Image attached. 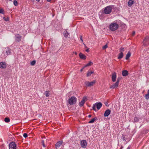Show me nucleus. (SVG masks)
Segmentation results:
<instances>
[{"mask_svg":"<svg viewBox=\"0 0 149 149\" xmlns=\"http://www.w3.org/2000/svg\"><path fill=\"white\" fill-rule=\"evenodd\" d=\"M119 26V24L115 21L111 23L109 26V28L111 31H113L117 30L118 29Z\"/></svg>","mask_w":149,"mask_h":149,"instance_id":"f257e3e1","label":"nucleus"},{"mask_svg":"<svg viewBox=\"0 0 149 149\" xmlns=\"http://www.w3.org/2000/svg\"><path fill=\"white\" fill-rule=\"evenodd\" d=\"M113 7V5H110L105 7L103 10L104 13L105 14H110L111 12L112 9Z\"/></svg>","mask_w":149,"mask_h":149,"instance_id":"f03ea898","label":"nucleus"},{"mask_svg":"<svg viewBox=\"0 0 149 149\" xmlns=\"http://www.w3.org/2000/svg\"><path fill=\"white\" fill-rule=\"evenodd\" d=\"M77 99L75 97L72 96L68 100V103L70 105L74 104L77 102Z\"/></svg>","mask_w":149,"mask_h":149,"instance_id":"7ed1b4c3","label":"nucleus"},{"mask_svg":"<svg viewBox=\"0 0 149 149\" xmlns=\"http://www.w3.org/2000/svg\"><path fill=\"white\" fill-rule=\"evenodd\" d=\"M102 104L101 103L99 102L98 103H96L93 104L92 108L93 110L94 111L96 110V107L98 109H99L100 108L102 107Z\"/></svg>","mask_w":149,"mask_h":149,"instance_id":"20e7f679","label":"nucleus"},{"mask_svg":"<svg viewBox=\"0 0 149 149\" xmlns=\"http://www.w3.org/2000/svg\"><path fill=\"white\" fill-rule=\"evenodd\" d=\"M9 149H16V146L15 142L12 141L9 145Z\"/></svg>","mask_w":149,"mask_h":149,"instance_id":"39448f33","label":"nucleus"},{"mask_svg":"<svg viewBox=\"0 0 149 149\" xmlns=\"http://www.w3.org/2000/svg\"><path fill=\"white\" fill-rule=\"evenodd\" d=\"M95 80L91 82H89L88 81H86L85 82V84L86 86L91 87L93 86L94 84H95Z\"/></svg>","mask_w":149,"mask_h":149,"instance_id":"423d86ee","label":"nucleus"},{"mask_svg":"<svg viewBox=\"0 0 149 149\" xmlns=\"http://www.w3.org/2000/svg\"><path fill=\"white\" fill-rule=\"evenodd\" d=\"M145 46H147L149 44V36H147L144 40L143 42Z\"/></svg>","mask_w":149,"mask_h":149,"instance_id":"0eeeda50","label":"nucleus"},{"mask_svg":"<svg viewBox=\"0 0 149 149\" xmlns=\"http://www.w3.org/2000/svg\"><path fill=\"white\" fill-rule=\"evenodd\" d=\"M86 100L87 99L86 97H84L81 101L79 103V106L81 107L83 106Z\"/></svg>","mask_w":149,"mask_h":149,"instance_id":"6e6552de","label":"nucleus"},{"mask_svg":"<svg viewBox=\"0 0 149 149\" xmlns=\"http://www.w3.org/2000/svg\"><path fill=\"white\" fill-rule=\"evenodd\" d=\"M81 145L82 148H85L86 147L87 142L86 140H83L81 141Z\"/></svg>","mask_w":149,"mask_h":149,"instance_id":"1a4fd4ad","label":"nucleus"},{"mask_svg":"<svg viewBox=\"0 0 149 149\" xmlns=\"http://www.w3.org/2000/svg\"><path fill=\"white\" fill-rule=\"evenodd\" d=\"M7 66V64L6 63L4 62H0V68H5Z\"/></svg>","mask_w":149,"mask_h":149,"instance_id":"9d476101","label":"nucleus"},{"mask_svg":"<svg viewBox=\"0 0 149 149\" xmlns=\"http://www.w3.org/2000/svg\"><path fill=\"white\" fill-rule=\"evenodd\" d=\"M119 83L118 81H116V82L113 85H111L110 88L114 89L116 88H117L118 86Z\"/></svg>","mask_w":149,"mask_h":149,"instance_id":"9b49d317","label":"nucleus"},{"mask_svg":"<svg viewBox=\"0 0 149 149\" xmlns=\"http://www.w3.org/2000/svg\"><path fill=\"white\" fill-rule=\"evenodd\" d=\"M63 143V141H60L56 143L55 146L56 148V149H57V148H59L61 146L62 144Z\"/></svg>","mask_w":149,"mask_h":149,"instance_id":"f8f14e48","label":"nucleus"},{"mask_svg":"<svg viewBox=\"0 0 149 149\" xmlns=\"http://www.w3.org/2000/svg\"><path fill=\"white\" fill-rule=\"evenodd\" d=\"M116 74L115 72L112 73V80L113 82L116 81Z\"/></svg>","mask_w":149,"mask_h":149,"instance_id":"ddd939ff","label":"nucleus"},{"mask_svg":"<svg viewBox=\"0 0 149 149\" xmlns=\"http://www.w3.org/2000/svg\"><path fill=\"white\" fill-rule=\"evenodd\" d=\"M21 36L19 34H17L15 36V40L17 42H19L21 41Z\"/></svg>","mask_w":149,"mask_h":149,"instance_id":"4468645a","label":"nucleus"},{"mask_svg":"<svg viewBox=\"0 0 149 149\" xmlns=\"http://www.w3.org/2000/svg\"><path fill=\"white\" fill-rule=\"evenodd\" d=\"M111 113V111L109 109H108L106 110L104 113V115L105 117L108 116Z\"/></svg>","mask_w":149,"mask_h":149,"instance_id":"2eb2a0df","label":"nucleus"},{"mask_svg":"<svg viewBox=\"0 0 149 149\" xmlns=\"http://www.w3.org/2000/svg\"><path fill=\"white\" fill-rule=\"evenodd\" d=\"M79 57L82 59H85L86 58V56L81 53H80L79 54Z\"/></svg>","mask_w":149,"mask_h":149,"instance_id":"dca6fc26","label":"nucleus"},{"mask_svg":"<svg viewBox=\"0 0 149 149\" xmlns=\"http://www.w3.org/2000/svg\"><path fill=\"white\" fill-rule=\"evenodd\" d=\"M122 74L123 76H127L128 74V72L126 70H123L122 72Z\"/></svg>","mask_w":149,"mask_h":149,"instance_id":"f3484780","label":"nucleus"},{"mask_svg":"<svg viewBox=\"0 0 149 149\" xmlns=\"http://www.w3.org/2000/svg\"><path fill=\"white\" fill-rule=\"evenodd\" d=\"M134 4V0H129L128 1V4L129 7H131Z\"/></svg>","mask_w":149,"mask_h":149,"instance_id":"a211bd4d","label":"nucleus"},{"mask_svg":"<svg viewBox=\"0 0 149 149\" xmlns=\"http://www.w3.org/2000/svg\"><path fill=\"white\" fill-rule=\"evenodd\" d=\"M10 50L8 48H6V56L9 55L10 54Z\"/></svg>","mask_w":149,"mask_h":149,"instance_id":"6ab92c4d","label":"nucleus"},{"mask_svg":"<svg viewBox=\"0 0 149 149\" xmlns=\"http://www.w3.org/2000/svg\"><path fill=\"white\" fill-rule=\"evenodd\" d=\"M131 55V53L130 52H129L127 54H126L125 59L126 60H128L129 57Z\"/></svg>","mask_w":149,"mask_h":149,"instance_id":"aec40b11","label":"nucleus"},{"mask_svg":"<svg viewBox=\"0 0 149 149\" xmlns=\"http://www.w3.org/2000/svg\"><path fill=\"white\" fill-rule=\"evenodd\" d=\"M123 56V53L121 52L119 54L118 56V59L122 58Z\"/></svg>","mask_w":149,"mask_h":149,"instance_id":"412c9836","label":"nucleus"},{"mask_svg":"<svg viewBox=\"0 0 149 149\" xmlns=\"http://www.w3.org/2000/svg\"><path fill=\"white\" fill-rule=\"evenodd\" d=\"M97 119V118L96 117H95L93 119H92L91 120H90L88 123H94L95 120H96Z\"/></svg>","mask_w":149,"mask_h":149,"instance_id":"4be33fe9","label":"nucleus"},{"mask_svg":"<svg viewBox=\"0 0 149 149\" xmlns=\"http://www.w3.org/2000/svg\"><path fill=\"white\" fill-rule=\"evenodd\" d=\"M145 96L146 99H149V90H148L147 94L145 95Z\"/></svg>","mask_w":149,"mask_h":149,"instance_id":"5701e85b","label":"nucleus"},{"mask_svg":"<svg viewBox=\"0 0 149 149\" xmlns=\"http://www.w3.org/2000/svg\"><path fill=\"white\" fill-rule=\"evenodd\" d=\"M69 34V33L67 31H65L64 32V36L66 38L68 37Z\"/></svg>","mask_w":149,"mask_h":149,"instance_id":"b1692460","label":"nucleus"},{"mask_svg":"<svg viewBox=\"0 0 149 149\" xmlns=\"http://www.w3.org/2000/svg\"><path fill=\"white\" fill-rule=\"evenodd\" d=\"M93 72L90 71H88L87 74V77H89L91 75V74H93Z\"/></svg>","mask_w":149,"mask_h":149,"instance_id":"393cba45","label":"nucleus"},{"mask_svg":"<svg viewBox=\"0 0 149 149\" xmlns=\"http://www.w3.org/2000/svg\"><path fill=\"white\" fill-rule=\"evenodd\" d=\"M93 64V62L91 61H90L88 64H86L85 65V67H86L89 66H90Z\"/></svg>","mask_w":149,"mask_h":149,"instance_id":"a878e982","label":"nucleus"},{"mask_svg":"<svg viewBox=\"0 0 149 149\" xmlns=\"http://www.w3.org/2000/svg\"><path fill=\"white\" fill-rule=\"evenodd\" d=\"M44 94L46 95L47 97L49 96V92L48 91H46L44 93Z\"/></svg>","mask_w":149,"mask_h":149,"instance_id":"bb28decb","label":"nucleus"},{"mask_svg":"<svg viewBox=\"0 0 149 149\" xmlns=\"http://www.w3.org/2000/svg\"><path fill=\"white\" fill-rule=\"evenodd\" d=\"M4 121L6 123H8L10 121V119L9 118L6 117L5 118Z\"/></svg>","mask_w":149,"mask_h":149,"instance_id":"cd10ccee","label":"nucleus"},{"mask_svg":"<svg viewBox=\"0 0 149 149\" xmlns=\"http://www.w3.org/2000/svg\"><path fill=\"white\" fill-rule=\"evenodd\" d=\"M36 63V61L35 60L31 62V65H34Z\"/></svg>","mask_w":149,"mask_h":149,"instance_id":"c85d7f7f","label":"nucleus"},{"mask_svg":"<svg viewBox=\"0 0 149 149\" xmlns=\"http://www.w3.org/2000/svg\"><path fill=\"white\" fill-rule=\"evenodd\" d=\"M139 118L137 117H135L134 119V122H137L139 121Z\"/></svg>","mask_w":149,"mask_h":149,"instance_id":"c756f323","label":"nucleus"},{"mask_svg":"<svg viewBox=\"0 0 149 149\" xmlns=\"http://www.w3.org/2000/svg\"><path fill=\"white\" fill-rule=\"evenodd\" d=\"M124 51V48L123 47H121L120 49V53H123V52Z\"/></svg>","mask_w":149,"mask_h":149,"instance_id":"7c9ffc66","label":"nucleus"},{"mask_svg":"<svg viewBox=\"0 0 149 149\" xmlns=\"http://www.w3.org/2000/svg\"><path fill=\"white\" fill-rule=\"evenodd\" d=\"M13 3L15 6H17L18 3H17V1H16V0L14 1H13Z\"/></svg>","mask_w":149,"mask_h":149,"instance_id":"2f4dec72","label":"nucleus"},{"mask_svg":"<svg viewBox=\"0 0 149 149\" xmlns=\"http://www.w3.org/2000/svg\"><path fill=\"white\" fill-rule=\"evenodd\" d=\"M0 13H4V10L2 8H0Z\"/></svg>","mask_w":149,"mask_h":149,"instance_id":"473e14b6","label":"nucleus"},{"mask_svg":"<svg viewBox=\"0 0 149 149\" xmlns=\"http://www.w3.org/2000/svg\"><path fill=\"white\" fill-rule=\"evenodd\" d=\"M107 47H108V46H107V45H106L103 46L102 49H106V48H107Z\"/></svg>","mask_w":149,"mask_h":149,"instance_id":"72a5a7b5","label":"nucleus"},{"mask_svg":"<svg viewBox=\"0 0 149 149\" xmlns=\"http://www.w3.org/2000/svg\"><path fill=\"white\" fill-rule=\"evenodd\" d=\"M23 136L25 138H26L28 136V135L26 133H24L23 134Z\"/></svg>","mask_w":149,"mask_h":149,"instance_id":"f704fd0d","label":"nucleus"},{"mask_svg":"<svg viewBox=\"0 0 149 149\" xmlns=\"http://www.w3.org/2000/svg\"><path fill=\"white\" fill-rule=\"evenodd\" d=\"M42 145L44 147H45V145L44 140H42Z\"/></svg>","mask_w":149,"mask_h":149,"instance_id":"c9c22d12","label":"nucleus"},{"mask_svg":"<svg viewBox=\"0 0 149 149\" xmlns=\"http://www.w3.org/2000/svg\"><path fill=\"white\" fill-rule=\"evenodd\" d=\"M80 39L81 40V41L82 42V43H83L84 42H83V41L82 36H80Z\"/></svg>","mask_w":149,"mask_h":149,"instance_id":"e433bc0d","label":"nucleus"},{"mask_svg":"<svg viewBox=\"0 0 149 149\" xmlns=\"http://www.w3.org/2000/svg\"><path fill=\"white\" fill-rule=\"evenodd\" d=\"M120 78H119V77H118L117 79V81H118V83L119 82L120 80Z\"/></svg>","mask_w":149,"mask_h":149,"instance_id":"4c0bfd02","label":"nucleus"},{"mask_svg":"<svg viewBox=\"0 0 149 149\" xmlns=\"http://www.w3.org/2000/svg\"><path fill=\"white\" fill-rule=\"evenodd\" d=\"M85 67H85V66H84V67H83L82 69H81V70H80V71H81V72L83 71V69H84V68H85Z\"/></svg>","mask_w":149,"mask_h":149,"instance_id":"58836bf2","label":"nucleus"},{"mask_svg":"<svg viewBox=\"0 0 149 149\" xmlns=\"http://www.w3.org/2000/svg\"><path fill=\"white\" fill-rule=\"evenodd\" d=\"M135 32L133 31L132 33V36H134L135 35Z\"/></svg>","mask_w":149,"mask_h":149,"instance_id":"ea45409f","label":"nucleus"},{"mask_svg":"<svg viewBox=\"0 0 149 149\" xmlns=\"http://www.w3.org/2000/svg\"><path fill=\"white\" fill-rule=\"evenodd\" d=\"M86 52H88L89 51V49L88 48L87 49H86Z\"/></svg>","mask_w":149,"mask_h":149,"instance_id":"a19ab883","label":"nucleus"},{"mask_svg":"<svg viewBox=\"0 0 149 149\" xmlns=\"http://www.w3.org/2000/svg\"><path fill=\"white\" fill-rule=\"evenodd\" d=\"M91 116H91V115H88V117L89 118H90V117H91Z\"/></svg>","mask_w":149,"mask_h":149,"instance_id":"79ce46f5","label":"nucleus"},{"mask_svg":"<svg viewBox=\"0 0 149 149\" xmlns=\"http://www.w3.org/2000/svg\"><path fill=\"white\" fill-rule=\"evenodd\" d=\"M83 44H84V46L85 47V48H86L87 47L86 46V45H85V44H84V43H83Z\"/></svg>","mask_w":149,"mask_h":149,"instance_id":"37998d69","label":"nucleus"},{"mask_svg":"<svg viewBox=\"0 0 149 149\" xmlns=\"http://www.w3.org/2000/svg\"><path fill=\"white\" fill-rule=\"evenodd\" d=\"M52 0H47V1L49 2L51 1Z\"/></svg>","mask_w":149,"mask_h":149,"instance_id":"c03bdc74","label":"nucleus"},{"mask_svg":"<svg viewBox=\"0 0 149 149\" xmlns=\"http://www.w3.org/2000/svg\"><path fill=\"white\" fill-rule=\"evenodd\" d=\"M127 149H130V147H127Z\"/></svg>","mask_w":149,"mask_h":149,"instance_id":"a18cd8bd","label":"nucleus"},{"mask_svg":"<svg viewBox=\"0 0 149 149\" xmlns=\"http://www.w3.org/2000/svg\"><path fill=\"white\" fill-rule=\"evenodd\" d=\"M75 54H76V55H77V52H75Z\"/></svg>","mask_w":149,"mask_h":149,"instance_id":"49530a36","label":"nucleus"},{"mask_svg":"<svg viewBox=\"0 0 149 149\" xmlns=\"http://www.w3.org/2000/svg\"><path fill=\"white\" fill-rule=\"evenodd\" d=\"M36 0L37 1H38V2H39V1H40V0Z\"/></svg>","mask_w":149,"mask_h":149,"instance_id":"de8ad7c7","label":"nucleus"},{"mask_svg":"<svg viewBox=\"0 0 149 149\" xmlns=\"http://www.w3.org/2000/svg\"><path fill=\"white\" fill-rule=\"evenodd\" d=\"M107 104H106V105L107 106Z\"/></svg>","mask_w":149,"mask_h":149,"instance_id":"09e8293b","label":"nucleus"},{"mask_svg":"<svg viewBox=\"0 0 149 149\" xmlns=\"http://www.w3.org/2000/svg\"><path fill=\"white\" fill-rule=\"evenodd\" d=\"M5 20L6 21H7L8 20H6V19H5Z\"/></svg>","mask_w":149,"mask_h":149,"instance_id":"8fccbe9b","label":"nucleus"}]
</instances>
